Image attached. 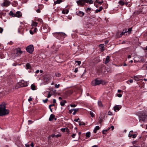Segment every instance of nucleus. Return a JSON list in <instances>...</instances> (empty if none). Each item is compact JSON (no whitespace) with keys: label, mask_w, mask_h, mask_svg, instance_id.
I'll return each instance as SVG.
<instances>
[{"label":"nucleus","mask_w":147,"mask_h":147,"mask_svg":"<svg viewBox=\"0 0 147 147\" xmlns=\"http://www.w3.org/2000/svg\"><path fill=\"white\" fill-rule=\"evenodd\" d=\"M43 32L44 33H46L49 31V29L46 26H43Z\"/></svg>","instance_id":"obj_11"},{"label":"nucleus","mask_w":147,"mask_h":147,"mask_svg":"<svg viewBox=\"0 0 147 147\" xmlns=\"http://www.w3.org/2000/svg\"><path fill=\"white\" fill-rule=\"evenodd\" d=\"M85 3L91 4L93 3V1L92 0H79L77 1L78 4L81 6H84Z\"/></svg>","instance_id":"obj_3"},{"label":"nucleus","mask_w":147,"mask_h":147,"mask_svg":"<svg viewBox=\"0 0 147 147\" xmlns=\"http://www.w3.org/2000/svg\"><path fill=\"white\" fill-rule=\"evenodd\" d=\"M66 101L65 100H63L60 102V105L61 106H63L64 105L65 103H66Z\"/></svg>","instance_id":"obj_24"},{"label":"nucleus","mask_w":147,"mask_h":147,"mask_svg":"<svg viewBox=\"0 0 147 147\" xmlns=\"http://www.w3.org/2000/svg\"><path fill=\"white\" fill-rule=\"evenodd\" d=\"M65 131L67 132L68 133L69 132V130L67 128H65Z\"/></svg>","instance_id":"obj_44"},{"label":"nucleus","mask_w":147,"mask_h":147,"mask_svg":"<svg viewBox=\"0 0 147 147\" xmlns=\"http://www.w3.org/2000/svg\"><path fill=\"white\" fill-rule=\"evenodd\" d=\"M9 14L10 16H12V17H15V14L13 13L11 11L10 12Z\"/></svg>","instance_id":"obj_26"},{"label":"nucleus","mask_w":147,"mask_h":147,"mask_svg":"<svg viewBox=\"0 0 147 147\" xmlns=\"http://www.w3.org/2000/svg\"><path fill=\"white\" fill-rule=\"evenodd\" d=\"M73 111H74V112H77L79 110V109L78 108H76V109H73Z\"/></svg>","instance_id":"obj_38"},{"label":"nucleus","mask_w":147,"mask_h":147,"mask_svg":"<svg viewBox=\"0 0 147 147\" xmlns=\"http://www.w3.org/2000/svg\"><path fill=\"white\" fill-rule=\"evenodd\" d=\"M62 2L61 0H57L55 2V4H59Z\"/></svg>","instance_id":"obj_30"},{"label":"nucleus","mask_w":147,"mask_h":147,"mask_svg":"<svg viewBox=\"0 0 147 147\" xmlns=\"http://www.w3.org/2000/svg\"><path fill=\"white\" fill-rule=\"evenodd\" d=\"M23 52L19 48L16 49L13 51V55L12 57L13 58H14L15 57L18 56L21 54Z\"/></svg>","instance_id":"obj_4"},{"label":"nucleus","mask_w":147,"mask_h":147,"mask_svg":"<svg viewBox=\"0 0 147 147\" xmlns=\"http://www.w3.org/2000/svg\"><path fill=\"white\" fill-rule=\"evenodd\" d=\"M108 114L109 115H112V113L111 112H110V111H109L108 113Z\"/></svg>","instance_id":"obj_54"},{"label":"nucleus","mask_w":147,"mask_h":147,"mask_svg":"<svg viewBox=\"0 0 147 147\" xmlns=\"http://www.w3.org/2000/svg\"><path fill=\"white\" fill-rule=\"evenodd\" d=\"M54 105H55L54 104H53V105H49V109L50 110V111H51V112H52V110L51 108V106H54Z\"/></svg>","instance_id":"obj_33"},{"label":"nucleus","mask_w":147,"mask_h":147,"mask_svg":"<svg viewBox=\"0 0 147 147\" xmlns=\"http://www.w3.org/2000/svg\"><path fill=\"white\" fill-rule=\"evenodd\" d=\"M128 34H129L130 33L131 31V28H129L128 30Z\"/></svg>","instance_id":"obj_39"},{"label":"nucleus","mask_w":147,"mask_h":147,"mask_svg":"<svg viewBox=\"0 0 147 147\" xmlns=\"http://www.w3.org/2000/svg\"><path fill=\"white\" fill-rule=\"evenodd\" d=\"M33 31L34 32H37V29L36 28H35L34 30H33Z\"/></svg>","instance_id":"obj_49"},{"label":"nucleus","mask_w":147,"mask_h":147,"mask_svg":"<svg viewBox=\"0 0 147 147\" xmlns=\"http://www.w3.org/2000/svg\"><path fill=\"white\" fill-rule=\"evenodd\" d=\"M59 86H60V85L59 84H56L55 85V87L56 88H59Z\"/></svg>","instance_id":"obj_42"},{"label":"nucleus","mask_w":147,"mask_h":147,"mask_svg":"<svg viewBox=\"0 0 147 147\" xmlns=\"http://www.w3.org/2000/svg\"><path fill=\"white\" fill-rule=\"evenodd\" d=\"M98 104L99 106L100 107H103V106L101 101H99L98 102Z\"/></svg>","instance_id":"obj_22"},{"label":"nucleus","mask_w":147,"mask_h":147,"mask_svg":"<svg viewBox=\"0 0 147 147\" xmlns=\"http://www.w3.org/2000/svg\"><path fill=\"white\" fill-rule=\"evenodd\" d=\"M90 114L92 117H93L94 116V114L92 111H90Z\"/></svg>","instance_id":"obj_36"},{"label":"nucleus","mask_w":147,"mask_h":147,"mask_svg":"<svg viewBox=\"0 0 147 147\" xmlns=\"http://www.w3.org/2000/svg\"><path fill=\"white\" fill-rule=\"evenodd\" d=\"M31 146H32V147H34V143H33L32 142L30 144Z\"/></svg>","instance_id":"obj_61"},{"label":"nucleus","mask_w":147,"mask_h":147,"mask_svg":"<svg viewBox=\"0 0 147 147\" xmlns=\"http://www.w3.org/2000/svg\"><path fill=\"white\" fill-rule=\"evenodd\" d=\"M134 78L135 80L136 81H138L139 80V78L137 76H136L134 77Z\"/></svg>","instance_id":"obj_35"},{"label":"nucleus","mask_w":147,"mask_h":147,"mask_svg":"<svg viewBox=\"0 0 147 147\" xmlns=\"http://www.w3.org/2000/svg\"><path fill=\"white\" fill-rule=\"evenodd\" d=\"M100 129V127L98 126H96L94 129L93 130V131L94 133H96L97 130H99Z\"/></svg>","instance_id":"obj_18"},{"label":"nucleus","mask_w":147,"mask_h":147,"mask_svg":"<svg viewBox=\"0 0 147 147\" xmlns=\"http://www.w3.org/2000/svg\"><path fill=\"white\" fill-rule=\"evenodd\" d=\"M90 133L89 132L86 133V136L87 137L89 138L90 137Z\"/></svg>","instance_id":"obj_29"},{"label":"nucleus","mask_w":147,"mask_h":147,"mask_svg":"<svg viewBox=\"0 0 147 147\" xmlns=\"http://www.w3.org/2000/svg\"><path fill=\"white\" fill-rule=\"evenodd\" d=\"M53 34H56V35H60L61 36H63L65 35V34L63 32H56L53 33Z\"/></svg>","instance_id":"obj_14"},{"label":"nucleus","mask_w":147,"mask_h":147,"mask_svg":"<svg viewBox=\"0 0 147 147\" xmlns=\"http://www.w3.org/2000/svg\"><path fill=\"white\" fill-rule=\"evenodd\" d=\"M99 47L101 51H104V45L100 44L99 45Z\"/></svg>","instance_id":"obj_16"},{"label":"nucleus","mask_w":147,"mask_h":147,"mask_svg":"<svg viewBox=\"0 0 147 147\" xmlns=\"http://www.w3.org/2000/svg\"><path fill=\"white\" fill-rule=\"evenodd\" d=\"M60 135L59 134L55 135L54 134H53L49 136V139H51V137L53 138L54 137H55L56 138H58L59 136H60Z\"/></svg>","instance_id":"obj_13"},{"label":"nucleus","mask_w":147,"mask_h":147,"mask_svg":"<svg viewBox=\"0 0 147 147\" xmlns=\"http://www.w3.org/2000/svg\"><path fill=\"white\" fill-rule=\"evenodd\" d=\"M102 120L100 118L99 119V123L100 124L102 122Z\"/></svg>","instance_id":"obj_47"},{"label":"nucleus","mask_w":147,"mask_h":147,"mask_svg":"<svg viewBox=\"0 0 147 147\" xmlns=\"http://www.w3.org/2000/svg\"><path fill=\"white\" fill-rule=\"evenodd\" d=\"M28 82H25L24 80L20 81L18 84L19 87H26L28 86Z\"/></svg>","instance_id":"obj_6"},{"label":"nucleus","mask_w":147,"mask_h":147,"mask_svg":"<svg viewBox=\"0 0 147 147\" xmlns=\"http://www.w3.org/2000/svg\"><path fill=\"white\" fill-rule=\"evenodd\" d=\"M55 75L56 77H59L60 76L61 74L59 73H56Z\"/></svg>","instance_id":"obj_37"},{"label":"nucleus","mask_w":147,"mask_h":147,"mask_svg":"<svg viewBox=\"0 0 147 147\" xmlns=\"http://www.w3.org/2000/svg\"><path fill=\"white\" fill-rule=\"evenodd\" d=\"M76 14L77 15H78L80 17L83 16L84 14V12L81 11H79L77 12Z\"/></svg>","instance_id":"obj_12"},{"label":"nucleus","mask_w":147,"mask_h":147,"mask_svg":"<svg viewBox=\"0 0 147 147\" xmlns=\"http://www.w3.org/2000/svg\"><path fill=\"white\" fill-rule=\"evenodd\" d=\"M119 3L121 5H124L125 3L123 0H121L119 1Z\"/></svg>","instance_id":"obj_25"},{"label":"nucleus","mask_w":147,"mask_h":147,"mask_svg":"<svg viewBox=\"0 0 147 147\" xmlns=\"http://www.w3.org/2000/svg\"><path fill=\"white\" fill-rule=\"evenodd\" d=\"M56 102V100L55 99H53V102L54 104Z\"/></svg>","instance_id":"obj_63"},{"label":"nucleus","mask_w":147,"mask_h":147,"mask_svg":"<svg viewBox=\"0 0 147 147\" xmlns=\"http://www.w3.org/2000/svg\"><path fill=\"white\" fill-rule=\"evenodd\" d=\"M31 88L32 90H36V86L34 84H32L31 86Z\"/></svg>","instance_id":"obj_20"},{"label":"nucleus","mask_w":147,"mask_h":147,"mask_svg":"<svg viewBox=\"0 0 147 147\" xmlns=\"http://www.w3.org/2000/svg\"><path fill=\"white\" fill-rule=\"evenodd\" d=\"M55 117V116L53 114H51L50 117L49 119V121H52L53 119Z\"/></svg>","instance_id":"obj_17"},{"label":"nucleus","mask_w":147,"mask_h":147,"mask_svg":"<svg viewBox=\"0 0 147 147\" xmlns=\"http://www.w3.org/2000/svg\"><path fill=\"white\" fill-rule=\"evenodd\" d=\"M3 31V29L1 28H0V33H1Z\"/></svg>","instance_id":"obj_55"},{"label":"nucleus","mask_w":147,"mask_h":147,"mask_svg":"<svg viewBox=\"0 0 147 147\" xmlns=\"http://www.w3.org/2000/svg\"><path fill=\"white\" fill-rule=\"evenodd\" d=\"M139 121H144L147 119V112L141 111L139 115Z\"/></svg>","instance_id":"obj_2"},{"label":"nucleus","mask_w":147,"mask_h":147,"mask_svg":"<svg viewBox=\"0 0 147 147\" xmlns=\"http://www.w3.org/2000/svg\"><path fill=\"white\" fill-rule=\"evenodd\" d=\"M22 15L21 13L19 11H17L15 13V17H20L22 16Z\"/></svg>","instance_id":"obj_15"},{"label":"nucleus","mask_w":147,"mask_h":147,"mask_svg":"<svg viewBox=\"0 0 147 147\" xmlns=\"http://www.w3.org/2000/svg\"><path fill=\"white\" fill-rule=\"evenodd\" d=\"M75 62L77 63L78 65H80L81 63V61H76Z\"/></svg>","instance_id":"obj_40"},{"label":"nucleus","mask_w":147,"mask_h":147,"mask_svg":"<svg viewBox=\"0 0 147 147\" xmlns=\"http://www.w3.org/2000/svg\"><path fill=\"white\" fill-rule=\"evenodd\" d=\"M77 106L76 105H74V104H73V105H70V106L71 107H76V106Z\"/></svg>","instance_id":"obj_43"},{"label":"nucleus","mask_w":147,"mask_h":147,"mask_svg":"<svg viewBox=\"0 0 147 147\" xmlns=\"http://www.w3.org/2000/svg\"><path fill=\"white\" fill-rule=\"evenodd\" d=\"M25 146L26 147H30V145L28 144H25Z\"/></svg>","instance_id":"obj_59"},{"label":"nucleus","mask_w":147,"mask_h":147,"mask_svg":"<svg viewBox=\"0 0 147 147\" xmlns=\"http://www.w3.org/2000/svg\"><path fill=\"white\" fill-rule=\"evenodd\" d=\"M30 34H33V32H32V31L31 30H30Z\"/></svg>","instance_id":"obj_64"},{"label":"nucleus","mask_w":147,"mask_h":147,"mask_svg":"<svg viewBox=\"0 0 147 147\" xmlns=\"http://www.w3.org/2000/svg\"><path fill=\"white\" fill-rule=\"evenodd\" d=\"M9 111L6 109L5 105L4 104L0 105V116L8 114Z\"/></svg>","instance_id":"obj_1"},{"label":"nucleus","mask_w":147,"mask_h":147,"mask_svg":"<svg viewBox=\"0 0 147 147\" xmlns=\"http://www.w3.org/2000/svg\"><path fill=\"white\" fill-rule=\"evenodd\" d=\"M61 131L63 132H64L65 131V128H61Z\"/></svg>","instance_id":"obj_41"},{"label":"nucleus","mask_w":147,"mask_h":147,"mask_svg":"<svg viewBox=\"0 0 147 147\" xmlns=\"http://www.w3.org/2000/svg\"><path fill=\"white\" fill-rule=\"evenodd\" d=\"M36 12H37V13H40V10L39 9H37L36 10Z\"/></svg>","instance_id":"obj_62"},{"label":"nucleus","mask_w":147,"mask_h":147,"mask_svg":"<svg viewBox=\"0 0 147 147\" xmlns=\"http://www.w3.org/2000/svg\"><path fill=\"white\" fill-rule=\"evenodd\" d=\"M109 57L108 56L107 57L105 63V64L108 63L109 61Z\"/></svg>","instance_id":"obj_19"},{"label":"nucleus","mask_w":147,"mask_h":147,"mask_svg":"<svg viewBox=\"0 0 147 147\" xmlns=\"http://www.w3.org/2000/svg\"><path fill=\"white\" fill-rule=\"evenodd\" d=\"M109 129H110V128H109L108 129H106V130H103L102 131L103 134H106L105 132L108 131V130H109Z\"/></svg>","instance_id":"obj_34"},{"label":"nucleus","mask_w":147,"mask_h":147,"mask_svg":"<svg viewBox=\"0 0 147 147\" xmlns=\"http://www.w3.org/2000/svg\"><path fill=\"white\" fill-rule=\"evenodd\" d=\"M73 111V109H70L69 111V113H71Z\"/></svg>","instance_id":"obj_50"},{"label":"nucleus","mask_w":147,"mask_h":147,"mask_svg":"<svg viewBox=\"0 0 147 147\" xmlns=\"http://www.w3.org/2000/svg\"><path fill=\"white\" fill-rule=\"evenodd\" d=\"M79 119H80L79 118H78L77 119H74V121H75L78 122V120H79Z\"/></svg>","instance_id":"obj_52"},{"label":"nucleus","mask_w":147,"mask_h":147,"mask_svg":"<svg viewBox=\"0 0 147 147\" xmlns=\"http://www.w3.org/2000/svg\"><path fill=\"white\" fill-rule=\"evenodd\" d=\"M121 108V106L120 105H116L113 108L114 111L116 112L118 111Z\"/></svg>","instance_id":"obj_10"},{"label":"nucleus","mask_w":147,"mask_h":147,"mask_svg":"<svg viewBox=\"0 0 147 147\" xmlns=\"http://www.w3.org/2000/svg\"><path fill=\"white\" fill-rule=\"evenodd\" d=\"M79 125H85V123L83 122H80V121H79Z\"/></svg>","instance_id":"obj_32"},{"label":"nucleus","mask_w":147,"mask_h":147,"mask_svg":"<svg viewBox=\"0 0 147 147\" xmlns=\"http://www.w3.org/2000/svg\"><path fill=\"white\" fill-rule=\"evenodd\" d=\"M133 131L132 130L128 134V137L130 138H135L137 136L136 134H133Z\"/></svg>","instance_id":"obj_9"},{"label":"nucleus","mask_w":147,"mask_h":147,"mask_svg":"<svg viewBox=\"0 0 147 147\" xmlns=\"http://www.w3.org/2000/svg\"><path fill=\"white\" fill-rule=\"evenodd\" d=\"M32 26H36L37 25V23L36 22H33L31 24Z\"/></svg>","instance_id":"obj_28"},{"label":"nucleus","mask_w":147,"mask_h":147,"mask_svg":"<svg viewBox=\"0 0 147 147\" xmlns=\"http://www.w3.org/2000/svg\"><path fill=\"white\" fill-rule=\"evenodd\" d=\"M76 134H73L72 136L71 137L73 138H74L76 136Z\"/></svg>","instance_id":"obj_51"},{"label":"nucleus","mask_w":147,"mask_h":147,"mask_svg":"<svg viewBox=\"0 0 147 147\" xmlns=\"http://www.w3.org/2000/svg\"><path fill=\"white\" fill-rule=\"evenodd\" d=\"M90 10H91V8H89V7H88L87 9H86V11H90Z\"/></svg>","instance_id":"obj_56"},{"label":"nucleus","mask_w":147,"mask_h":147,"mask_svg":"<svg viewBox=\"0 0 147 147\" xmlns=\"http://www.w3.org/2000/svg\"><path fill=\"white\" fill-rule=\"evenodd\" d=\"M11 3L9 1L6 0L3 3H1V5L2 7H7L10 5Z\"/></svg>","instance_id":"obj_8"},{"label":"nucleus","mask_w":147,"mask_h":147,"mask_svg":"<svg viewBox=\"0 0 147 147\" xmlns=\"http://www.w3.org/2000/svg\"><path fill=\"white\" fill-rule=\"evenodd\" d=\"M110 128H110H111L112 129L111 130H113V129H114V127L113 126H112Z\"/></svg>","instance_id":"obj_57"},{"label":"nucleus","mask_w":147,"mask_h":147,"mask_svg":"<svg viewBox=\"0 0 147 147\" xmlns=\"http://www.w3.org/2000/svg\"><path fill=\"white\" fill-rule=\"evenodd\" d=\"M32 100V98L31 97H30L28 99V101L30 102Z\"/></svg>","instance_id":"obj_53"},{"label":"nucleus","mask_w":147,"mask_h":147,"mask_svg":"<svg viewBox=\"0 0 147 147\" xmlns=\"http://www.w3.org/2000/svg\"><path fill=\"white\" fill-rule=\"evenodd\" d=\"M125 5L127 7H129L131 5V4L129 2H128L126 3Z\"/></svg>","instance_id":"obj_31"},{"label":"nucleus","mask_w":147,"mask_h":147,"mask_svg":"<svg viewBox=\"0 0 147 147\" xmlns=\"http://www.w3.org/2000/svg\"><path fill=\"white\" fill-rule=\"evenodd\" d=\"M27 51L30 53H32L34 51L33 46L32 45H30L28 46L26 48Z\"/></svg>","instance_id":"obj_7"},{"label":"nucleus","mask_w":147,"mask_h":147,"mask_svg":"<svg viewBox=\"0 0 147 147\" xmlns=\"http://www.w3.org/2000/svg\"><path fill=\"white\" fill-rule=\"evenodd\" d=\"M103 2L102 0H96V3H98L99 4H101Z\"/></svg>","instance_id":"obj_23"},{"label":"nucleus","mask_w":147,"mask_h":147,"mask_svg":"<svg viewBox=\"0 0 147 147\" xmlns=\"http://www.w3.org/2000/svg\"><path fill=\"white\" fill-rule=\"evenodd\" d=\"M48 100V99L47 98H46V99L45 100H43V102L45 103L46 102H47V101Z\"/></svg>","instance_id":"obj_46"},{"label":"nucleus","mask_w":147,"mask_h":147,"mask_svg":"<svg viewBox=\"0 0 147 147\" xmlns=\"http://www.w3.org/2000/svg\"><path fill=\"white\" fill-rule=\"evenodd\" d=\"M26 67L27 69H29L31 67V65L29 63H27L26 65Z\"/></svg>","instance_id":"obj_27"},{"label":"nucleus","mask_w":147,"mask_h":147,"mask_svg":"<svg viewBox=\"0 0 147 147\" xmlns=\"http://www.w3.org/2000/svg\"><path fill=\"white\" fill-rule=\"evenodd\" d=\"M103 9V8L102 7H100L99 8V9H97L96 10V13H98V12H100Z\"/></svg>","instance_id":"obj_21"},{"label":"nucleus","mask_w":147,"mask_h":147,"mask_svg":"<svg viewBox=\"0 0 147 147\" xmlns=\"http://www.w3.org/2000/svg\"><path fill=\"white\" fill-rule=\"evenodd\" d=\"M28 122L29 123V124H31L32 123V121L30 120H28Z\"/></svg>","instance_id":"obj_58"},{"label":"nucleus","mask_w":147,"mask_h":147,"mask_svg":"<svg viewBox=\"0 0 147 147\" xmlns=\"http://www.w3.org/2000/svg\"><path fill=\"white\" fill-rule=\"evenodd\" d=\"M78 69L76 68L74 70V72H75V73H77L78 72Z\"/></svg>","instance_id":"obj_60"},{"label":"nucleus","mask_w":147,"mask_h":147,"mask_svg":"<svg viewBox=\"0 0 147 147\" xmlns=\"http://www.w3.org/2000/svg\"><path fill=\"white\" fill-rule=\"evenodd\" d=\"M51 95L50 94V93L49 92L48 94V95L47 97H48V98H50V97H51Z\"/></svg>","instance_id":"obj_48"},{"label":"nucleus","mask_w":147,"mask_h":147,"mask_svg":"<svg viewBox=\"0 0 147 147\" xmlns=\"http://www.w3.org/2000/svg\"><path fill=\"white\" fill-rule=\"evenodd\" d=\"M103 82L102 80L96 79L92 82L91 84L93 86H95L99 85L101 84H103Z\"/></svg>","instance_id":"obj_5"},{"label":"nucleus","mask_w":147,"mask_h":147,"mask_svg":"<svg viewBox=\"0 0 147 147\" xmlns=\"http://www.w3.org/2000/svg\"><path fill=\"white\" fill-rule=\"evenodd\" d=\"M122 95L121 94H118L117 96L119 97H121L122 96Z\"/></svg>","instance_id":"obj_45"}]
</instances>
